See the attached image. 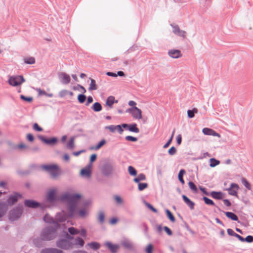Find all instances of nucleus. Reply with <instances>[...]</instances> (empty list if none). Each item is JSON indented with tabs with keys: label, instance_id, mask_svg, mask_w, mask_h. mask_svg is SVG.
Returning <instances> with one entry per match:
<instances>
[{
	"label": "nucleus",
	"instance_id": "obj_1",
	"mask_svg": "<svg viewBox=\"0 0 253 253\" xmlns=\"http://www.w3.org/2000/svg\"><path fill=\"white\" fill-rule=\"evenodd\" d=\"M81 195L80 194H70L68 193L63 194L60 200L63 201H67V211L69 217H73L76 213L78 201L81 199Z\"/></svg>",
	"mask_w": 253,
	"mask_h": 253
},
{
	"label": "nucleus",
	"instance_id": "obj_2",
	"mask_svg": "<svg viewBox=\"0 0 253 253\" xmlns=\"http://www.w3.org/2000/svg\"><path fill=\"white\" fill-rule=\"evenodd\" d=\"M56 229L52 226H48L42 230L40 236L45 241H49L54 239L56 236Z\"/></svg>",
	"mask_w": 253,
	"mask_h": 253
},
{
	"label": "nucleus",
	"instance_id": "obj_3",
	"mask_svg": "<svg viewBox=\"0 0 253 253\" xmlns=\"http://www.w3.org/2000/svg\"><path fill=\"white\" fill-rule=\"evenodd\" d=\"M56 246L64 250H68L73 248V244L68 240L60 239L56 242Z\"/></svg>",
	"mask_w": 253,
	"mask_h": 253
},
{
	"label": "nucleus",
	"instance_id": "obj_4",
	"mask_svg": "<svg viewBox=\"0 0 253 253\" xmlns=\"http://www.w3.org/2000/svg\"><path fill=\"white\" fill-rule=\"evenodd\" d=\"M42 167L48 171L53 177H55L59 174L58 167L56 165H42Z\"/></svg>",
	"mask_w": 253,
	"mask_h": 253
},
{
	"label": "nucleus",
	"instance_id": "obj_5",
	"mask_svg": "<svg viewBox=\"0 0 253 253\" xmlns=\"http://www.w3.org/2000/svg\"><path fill=\"white\" fill-rule=\"evenodd\" d=\"M23 213V209L20 207H17L12 210L9 215V218L11 221H14L18 219Z\"/></svg>",
	"mask_w": 253,
	"mask_h": 253
},
{
	"label": "nucleus",
	"instance_id": "obj_6",
	"mask_svg": "<svg viewBox=\"0 0 253 253\" xmlns=\"http://www.w3.org/2000/svg\"><path fill=\"white\" fill-rule=\"evenodd\" d=\"M25 81L22 76H16L10 77L8 80V83L11 85L16 86L20 85Z\"/></svg>",
	"mask_w": 253,
	"mask_h": 253
},
{
	"label": "nucleus",
	"instance_id": "obj_7",
	"mask_svg": "<svg viewBox=\"0 0 253 253\" xmlns=\"http://www.w3.org/2000/svg\"><path fill=\"white\" fill-rule=\"evenodd\" d=\"M126 113H129L135 119H141L142 118V111L137 107H133L126 110Z\"/></svg>",
	"mask_w": 253,
	"mask_h": 253
},
{
	"label": "nucleus",
	"instance_id": "obj_8",
	"mask_svg": "<svg viewBox=\"0 0 253 253\" xmlns=\"http://www.w3.org/2000/svg\"><path fill=\"white\" fill-rule=\"evenodd\" d=\"M114 168L113 165L109 163H105L102 167V173L105 176H109L113 173Z\"/></svg>",
	"mask_w": 253,
	"mask_h": 253
},
{
	"label": "nucleus",
	"instance_id": "obj_9",
	"mask_svg": "<svg viewBox=\"0 0 253 253\" xmlns=\"http://www.w3.org/2000/svg\"><path fill=\"white\" fill-rule=\"evenodd\" d=\"M24 205L28 208L36 209L40 207L41 209L44 208L43 206L39 202L32 200H26L24 201Z\"/></svg>",
	"mask_w": 253,
	"mask_h": 253
},
{
	"label": "nucleus",
	"instance_id": "obj_10",
	"mask_svg": "<svg viewBox=\"0 0 253 253\" xmlns=\"http://www.w3.org/2000/svg\"><path fill=\"white\" fill-rule=\"evenodd\" d=\"M170 26L172 28V32L177 36L185 38L186 37V32L184 30L180 29L179 26L174 24H171Z\"/></svg>",
	"mask_w": 253,
	"mask_h": 253
},
{
	"label": "nucleus",
	"instance_id": "obj_11",
	"mask_svg": "<svg viewBox=\"0 0 253 253\" xmlns=\"http://www.w3.org/2000/svg\"><path fill=\"white\" fill-rule=\"evenodd\" d=\"M58 75L62 84H67L70 83L71 79L69 75L64 72H60L58 73Z\"/></svg>",
	"mask_w": 253,
	"mask_h": 253
},
{
	"label": "nucleus",
	"instance_id": "obj_12",
	"mask_svg": "<svg viewBox=\"0 0 253 253\" xmlns=\"http://www.w3.org/2000/svg\"><path fill=\"white\" fill-rule=\"evenodd\" d=\"M22 195L18 193H15L14 195H11L7 199V202L9 205H13L16 203L18 198H21Z\"/></svg>",
	"mask_w": 253,
	"mask_h": 253
},
{
	"label": "nucleus",
	"instance_id": "obj_13",
	"mask_svg": "<svg viewBox=\"0 0 253 253\" xmlns=\"http://www.w3.org/2000/svg\"><path fill=\"white\" fill-rule=\"evenodd\" d=\"M38 138L46 144L53 145L57 142L58 139L56 137H53L51 138H46L44 136L39 135Z\"/></svg>",
	"mask_w": 253,
	"mask_h": 253
},
{
	"label": "nucleus",
	"instance_id": "obj_14",
	"mask_svg": "<svg viewBox=\"0 0 253 253\" xmlns=\"http://www.w3.org/2000/svg\"><path fill=\"white\" fill-rule=\"evenodd\" d=\"M45 242L41 236L35 237L33 239V243L35 246L39 248L44 247L45 245Z\"/></svg>",
	"mask_w": 253,
	"mask_h": 253
},
{
	"label": "nucleus",
	"instance_id": "obj_15",
	"mask_svg": "<svg viewBox=\"0 0 253 253\" xmlns=\"http://www.w3.org/2000/svg\"><path fill=\"white\" fill-rule=\"evenodd\" d=\"M239 187L236 183H231L230 187L227 189L228 194L231 196H238L237 191Z\"/></svg>",
	"mask_w": 253,
	"mask_h": 253
},
{
	"label": "nucleus",
	"instance_id": "obj_16",
	"mask_svg": "<svg viewBox=\"0 0 253 253\" xmlns=\"http://www.w3.org/2000/svg\"><path fill=\"white\" fill-rule=\"evenodd\" d=\"M122 246L128 250L132 251L134 249V245L130 240L125 239L121 242Z\"/></svg>",
	"mask_w": 253,
	"mask_h": 253
},
{
	"label": "nucleus",
	"instance_id": "obj_17",
	"mask_svg": "<svg viewBox=\"0 0 253 253\" xmlns=\"http://www.w3.org/2000/svg\"><path fill=\"white\" fill-rule=\"evenodd\" d=\"M202 132L205 135L217 136L218 137H220V135L215 130L208 127L204 128L202 129Z\"/></svg>",
	"mask_w": 253,
	"mask_h": 253
},
{
	"label": "nucleus",
	"instance_id": "obj_18",
	"mask_svg": "<svg viewBox=\"0 0 253 253\" xmlns=\"http://www.w3.org/2000/svg\"><path fill=\"white\" fill-rule=\"evenodd\" d=\"M168 55L173 58H178L182 56L181 51L178 49H171L168 51Z\"/></svg>",
	"mask_w": 253,
	"mask_h": 253
},
{
	"label": "nucleus",
	"instance_id": "obj_19",
	"mask_svg": "<svg viewBox=\"0 0 253 253\" xmlns=\"http://www.w3.org/2000/svg\"><path fill=\"white\" fill-rule=\"evenodd\" d=\"M105 246L107 247L112 253H116L120 247L118 245L112 244L109 242H106Z\"/></svg>",
	"mask_w": 253,
	"mask_h": 253
},
{
	"label": "nucleus",
	"instance_id": "obj_20",
	"mask_svg": "<svg viewBox=\"0 0 253 253\" xmlns=\"http://www.w3.org/2000/svg\"><path fill=\"white\" fill-rule=\"evenodd\" d=\"M91 167H89L88 165H87L84 168L81 169V175L83 177H90L91 173Z\"/></svg>",
	"mask_w": 253,
	"mask_h": 253
},
{
	"label": "nucleus",
	"instance_id": "obj_21",
	"mask_svg": "<svg viewBox=\"0 0 253 253\" xmlns=\"http://www.w3.org/2000/svg\"><path fill=\"white\" fill-rule=\"evenodd\" d=\"M41 253H63V252L62 250L56 248H47L43 249Z\"/></svg>",
	"mask_w": 253,
	"mask_h": 253
},
{
	"label": "nucleus",
	"instance_id": "obj_22",
	"mask_svg": "<svg viewBox=\"0 0 253 253\" xmlns=\"http://www.w3.org/2000/svg\"><path fill=\"white\" fill-rule=\"evenodd\" d=\"M56 192L55 189H52L49 191L47 197V199L48 201L54 202L57 200Z\"/></svg>",
	"mask_w": 253,
	"mask_h": 253
},
{
	"label": "nucleus",
	"instance_id": "obj_23",
	"mask_svg": "<svg viewBox=\"0 0 253 253\" xmlns=\"http://www.w3.org/2000/svg\"><path fill=\"white\" fill-rule=\"evenodd\" d=\"M182 197L184 202L189 208L191 210H193L194 209L195 203L185 195H183Z\"/></svg>",
	"mask_w": 253,
	"mask_h": 253
},
{
	"label": "nucleus",
	"instance_id": "obj_24",
	"mask_svg": "<svg viewBox=\"0 0 253 253\" xmlns=\"http://www.w3.org/2000/svg\"><path fill=\"white\" fill-rule=\"evenodd\" d=\"M210 195L213 198L215 199L221 200L223 198L224 194L220 191H212Z\"/></svg>",
	"mask_w": 253,
	"mask_h": 253
},
{
	"label": "nucleus",
	"instance_id": "obj_25",
	"mask_svg": "<svg viewBox=\"0 0 253 253\" xmlns=\"http://www.w3.org/2000/svg\"><path fill=\"white\" fill-rule=\"evenodd\" d=\"M223 212L225 214L226 216L228 218H230L231 220H234V221H236L239 222L238 220V216L234 212H230V211H223Z\"/></svg>",
	"mask_w": 253,
	"mask_h": 253
},
{
	"label": "nucleus",
	"instance_id": "obj_26",
	"mask_svg": "<svg viewBox=\"0 0 253 253\" xmlns=\"http://www.w3.org/2000/svg\"><path fill=\"white\" fill-rule=\"evenodd\" d=\"M43 219L44 221H45L46 223H53L57 225V226H59L58 223L55 222L54 219L52 217L50 216L48 214H46L43 216Z\"/></svg>",
	"mask_w": 253,
	"mask_h": 253
},
{
	"label": "nucleus",
	"instance_id": "obj_27",
	"mask_svg": "<svg viewBox=\"0 0 253 253\" xmlns=\"http://www.w3.org/2000/svg\"><path fill=\"white\" fill-rule=\"evenodd\" d=\"M117 103L118 100H115V97L113 96H109L106 101V105L110 107H112V106L114 103Z\"/></svg>",
	"mask_w": 253,
	"mask_h": 253
},
{
	"label": "nucleus",
	"instance_id": "obj_28",
	"mask_svg": "<svg viewBox=\"0 0 253 253\" xmlns=\"http://www.w3.org/2000/svg\"><path fill=\"white\" fill-rule=\"evenodd\" d=\"M91 109L94 112H99L102 110V107L99 102H95L91 107Z\"/></svg>",
	"mask_w": 253,
	"mask_h": 253
},
{
	"label": "nucleus",
	"instance_id": "obj_29",
	"mask_svg": "<svg viewBox=\"0 0 253 253\" xmlns=\"http://www.w3.org/2000/svg\"><path fill=\"white\" fill-rule=\"evenodd\" d=\"M6 210V204L3 203H0V218L5 214Z\"/></svg>",
	"mask_w": 253,
	"mask_h": 253
},
{
	"label": "nucleus",
	"instance_id": "obj_30",
	"mask_svg": "<svg viewBox=\"0 0 253 253\" xmlns=\"http://www.w3.org/2000/svg\"><path fill=\"white\" fill-rule=\"evenodd\" d=\"M55 219L56 221L60 222L65 221L66 220L65 215L62 213H58L56 215Z\"/></svg>",
	"mask_w": 253,
	"mask_h": 253
},
{
	"label": "nucleus",
	"instance_id": "obj_31",
	"mask_svg": "<svg viewBox=\"0 0 253 253\" xmlns=\"http://www.w3.org/2000/svg\"><path fill=\"white\" fill-rule=\"evenodd\" d=\"M84 244V240L80 237H77L74 240V245L76 246H80L81 247H83Z\"/></svg>",
	"mask_w": 253,
	"mask_h": 253
},
{
	"label": "nucleus",
	"instance_id": "obj_32",
	"mask_svg": "<svg viewBox=\"0 0 253 253\" xmlns=\"http://www.w3.org/2000/svg\"><path fill=\"white\" fill-rule=\"evenodd\" d=\"M89 80H90V84H89L88 90L89 91L96 90L97 89V86L96 85L95 81L90 78H89Z\"/></svg>",
	"mask_w": 253,
	"mask_h": 253
},
{
	"label": "nucleus",
	"instance_id": "obj_33",
	"mask_svg": "<svg viewBox=\"0 0 253 253\" xmlns=\"http://www.w3.org/2000/svg\"><path fill=\"white\" fill-rule=\"evenodd\" d=\"M128 130L134 133L139 132V129L137 127V124L135 123L130 124Z\"/></svg>",
	"mask_w": 253,
	"mask_h": 253
},
{
	"label": "nucleus",
	"instance_id": "obj_34",
	"mask_svg": "<svg viewBox=\"0 0 253 253\" xmlns=\"http://www.w3.org/2000/svg\"><path fill=\"white\" fill-rule=\"evenodd\" d=\"M185 173V170L184 169H181L180 170L178 174V178L182 185H183L185 183L184 180L183 178V175Z\"/></svg>",
	"mask_w": 253,
	"mask_h": 253
},
{
	"label": "nucleus",
	"instance_id": "obj_35",
	"mask_svg": "<svg viewBox=\"0 0 253 253\" xmlns=\"http://www.w3.org/2000/svg\"><path fill=\"white\" fill-rule=\"evenodd\" d=\"M87 245L89 246L93 250H97L99 249L100 245L97 242H92L87 244Z\"/></svg>",
	"mask_w": 253,
	"mask_h": 253
},
{
	"label": "nucleus",
	"instance_id": "obj_36",
	"mask_svg": "<svg viewBox=\"0 0 253 253\" xmlns=\"http://www.w3.org/2000/svg\"><path fill=\"white\" fill-rule=\"evenodd\" d=\"M146 179V176L143 173H140L138 175L137 177L134 178V181L136 183H140L139 182L141 180H145Z\"/></svg>",
	"mask_w": 253,
	"mask_h": 253
},
{
	"label": "nucleus",
	"instance_id": "obj_37",
	"mask_svg": "<svg viewBox=\"0 0 253 253\" xmlns=\"http://www.w3.org/2000/svg\"><path fill=\"white\" fill-rule=\"evenodd\" d=\"M210 166L211 168L215 167L220 164V161L219 160H217L213 158L210 159Z\"/></svg>",
	"mask_w": 253,
	"mask_h": 253
},
{
	"label": "nucleus",
	"instance_id": "obj_38",
	"mask_svg": "<svg viewBox=\"0 0 253 253\" xmlns=\"http://www.w3.org/2000/svg\"><path fill=\"white\" fill-rule=\"evenodd\" d=\"M74 140L75 138L74 137H71L68 142L67 144V148L69 149L72 150L74 147Z\"/></svg>",
	"mask_w": 253,
	"mask_h": 253
},
{
	"label": "nucleus",
	"instance_id": "obj_39",
	"mask_svg": "<svg viewBox=\"0 0 253 253\" xmlns=\"http://www.w3.org/2000/svg\"><path fill=\"white\" fill-rule=\"evenodd\" d=\"M98 221L100 223H103L105 220V214L103 211H99L97 217Z\"/></svg>",
	"mask_w": 253,
	"mask_h": 253
},
{
	"label": "nucleus",
	"instance_id": "obj_40",
	"mask_svg": "<svg viewBox=\"0 0 253 253\" xmlns=\"http://www.w3.org/2000/svg\"><path fill=\"white\" fill-rule=\"evenodd\" d=\"M68 232L71 235L80 234V230L73 227H69L68 228Z\"/></svg>",
	"mask_w": 253,
	"mask_h": 253
},
{
	"label": "nucleus",
	"instance_id": "obj_41",
	"mask_svg": "<svg viewBox=\"0 0 253 253\" xmlns=\"http://www.w3.org/2000/svg\"><path fill=\"white\" fill-rule=\"evenodd\" d=\"M76 215H78L79 216L82 218H84L87 215V211L85 209H82L79 211V212L76 211V213L74 216Z\"/></svg>",
	"mask_w": 253,
	"mask_h": 253
},
{
	"label": "nucleus",
	"instance_id": "obj_42",
	"mask_svg": "<svg viewBox=\"0 0 253 253\" xmlns=\"http://www.w3.org/2000/svg\"><path fill=\"white\" fill-rule=\"evenodd\" d=\"M166 213L167 217L171 222H174L175 221L174 216L169 210L167 209L166 210Z\"/></svg>",
	"mask_w": 253,
	"mask_h": 253
},
{
	"label": "nucleus",
	"instance_id": "obj_43",
	"mask_svg": "<svg viewBox=\"0 0 253 253\" xmlns=\"http://www.w3.org/2000/svg\"><path fill=\"white\" fill-rule=\"evenodd\" d=\"M198 112V110L196 108H193L192 110H188L187 111L188 117L189 118H192L194 117L195 113Z\"/></svg>",
	"mask_w": 253,
	"mask_h": 253
},
{
	"label": "nucleus",
	"instance_id": "obj_44",
	"mask_svg": "<svg viewBox=\"0 0 253 253\" xmlns=\"http://www.w3.org/2000/svg\"><path fill=\"white\" fill-rule=\"evenodd\" d=\"M242 184L246 187L248 190H251V185L248 180L244 177H242L241 179Z\"/></svg>",
	"mask_w": 253,
	"mask_h": 253
},
{
	"label": "nucleus",
	"instance_id": "obj_45",
	"mask_svg": "<svg viewBox=\"0 0 253 253\" xmlns=\"http://www.w3.org/2000/svg\"><path fill=\"white\" fill-rule=\"evenodd\" d=\"M24 63L27 64H33L35 63V59L33 57L25 58Z\"/></svg>",
	"mask_w": 253,
	"mask_h": 253
},
{
	"label": "nucleus",
	"instance_id": "obj_46",
	"mask_svg": "<svg viewBox=\"0 0 253 253\" xmlns=\"http://www.w3.org/2000/svg\"><path fill=\"white\" fill-rule=\"evenodd\" d=\"M203 200L205 202V204L208 205L215 206L214 202L207 197H203Z\"/></svg>",
	"mask_w": 253,
	"mask_h": 253
},
{
	"label": "nucleus",
	"instance_id": "obj_47",
	"mask_svg": "<svg viewBox=\"0 0 253 253\" xmlns=\"http://www.w3.org/2000/svg\"><path fill=\"white\" fill-rule=\"evenodd\" d=\"M188 185L189 186V188L194 192V193H197L198 192V189L197 188L196 185L192 182V181H189L188 182Z\"/></svg>",
	"mask_w": 253,
	"mask_h": 253
},
{
	"label": "nucleus",
	"instance_id": "obj_48",
	"mask_svg": "<svg viewBox=\"0 0 253 253\" xmlns=\"http://www.w3.org/2000/svg\"><path fill=\"white\" fill-rule=\"evenodd\" d=\"M128 171L130 175L135 176L137 174L136 170L132 166H129L128 168Z\"/></svg>",
	"mask_w": 253,
	"mask_h": 253
},
{
	"label": "nucleus",
	"instance_id": "obj_49",
	"mask_svg": "<svg viewBox=\"0 0 253 253\" xmlns=\"http://www.w3.org/2000/svg\"><path fill=\"white\" fill-rule=\"evenodd\" d=\"M86 98V96L84 94H80L78 96V100L80 103H84Z\"/></svg>",
	"mask_w": 253,
	"mask_h": 253
},
{
	"label": "nucleus",
	"instance_id": "obj_50",
	"mask_svg": "<svg viewBox=\"0 0 253 253\" xmlns=\"http://www.w3.org/2000/svg\"><path fill=\"white\" fill-rule=\"evenodd\" d=\"M97 158V155L95 154H92L90 157L89 163L87 165L89 167H92V163L96 160Z\"/></svg>",
	"mask_w": 253,
	"mask_h": 253
},
{
	"label": "nucleus",
	"instance_id": "obj_51",
	"mask_svg": "<svg viewBox=\"0 0 253 253\" xmlns=\"http://www.w3.org/2000/svg\"><path fill=\"white\" fill-rule=\"evenodd\" d=\"M106 141L105 139H102L94 148L95 150H98L102 146H103L105 143Z\"/></svg>",
	"mask_w": 253,
	"mask_h": 253
},
{
	"label": "nucleus",
	"instance_id": "obj_52",
	"mask_svg": "<svg viewBox=\"0 0 253 253\" xmlns=\"http://www.w3.org/2000/svg\"><path fill=\"white\" fill-rule=\"evenodd\" d=\"M148 187V184L146 183H138V190L142 191Z\"/></svg>",
	"mask_w": 253,
	"mask_h": 253
},
{
	"label": "nucleus",
	"instance_id": "obj_53",
	"mask_svg": "<svg viewBox=\"0 0 253 253\" xmlns=\"http://www.w3.org/2000/svg\"><path fill=\"white\" fill-rule=\"evenodd\" d=\"M174 133V130L173 131L170 138L169 139V140L168 141V142L164 145V146H163L164 148H167V147H168L169 146V145H170V144L171 143V142L172 140Z\"/></svg>",
	"mask_w": 253,
	"mask_h": 253
},
{
	"label": "nucleus",
	"instance_id": "obj_54",
	"mask_svg": "<svg viewBox=\"0 0 253 253\" xmlns=\"http://www.w3.org/2000/svg\"><path fill=\"white\" fill-rule=\"evenodd\" d=\"M20 98L21 99H22L23 100H24V101L28 102H30L33 100V97H27V96H24V95H21Z\"/></svg>",
	"mask_w": 253,
	"mask_h": 253
},
{
	"label": "nucleus",
	"instance_id": "obj_55",
	"mask_svg": "<svg viewBox=\"0 0 253 253\" xmlns=\"http://www.w3.org/2000/svg\"><path fill=\"white\" fill-rule=\"evenodd\" d=\"M125 139L127 141L131 142H136L137 141V138L129 135L126 136Z\"/></svg>",
	"mask_w": 253,
	"mask_h": 253
},
{
	"label": "nucleus",
	"instance_id": "obj_56",
	"mask_svg": "<svg viewBox=\"0 0 253 253\" xmlns=\"http://www.w3.org/2000/svg\"><path fill=\"white\" fill-rule=\"evenodd\" d=\"M105 129H108L110 131L113 132L115 131V130H116L117 126L110 125V126H105Z\"/></svg>",
	"mask_w": 253,
	"mask_h": 253
},
{
	"label": "nucleus",
	"instance_id": "obj_57",
	"mask_svg": "<svg viewBox=\"0 0 253 253\" xmlns=\"http://www.w3.org/2000/svg\"><path fill=\"white\" fill-rule=\"evenodd\" d=\"M114 198L118 204H121L123 203V199L120 196L118 195H115Z\"/></svg>",
	"mask_w": 253,
	"mask_h": 253
},
{
	"label": "nucleus",
	"instance_id": "obj_58",
	"mask_svg": "<svg viewBox=\"0 0 253 253\" xmlns=\"http://www.w3.org/2000/svg\"><path fill=\"white\" fill-rule=\"evenodd\" d=\"M69 91L66 89H63L59 92V96L61 98L64 97L68 94Z\"/></svg>",
	"mask_w": 253,
	"mask_h": 253
},
{
	"label": "nucleus",
	"instance_id": "obj_59",
	"mask_svg": "<svg viewBox=\"0 0 253 253\" xmlns=\"http://www.w3.org/2000/svg\"><path fill=\"white\" fill-rule=\"evenodd\" d=\"M176 152V149L174 146L171 147L168 151V153L170 155H173L175 154Z\"/></svg>",
	"mask_w": 253,
	"mask_h": 253
},
{
	"label": "nucleus",
	"instance_id": "obj_60",
	"mask_svg": "<svg viewBox=\"0 0 253 253\" xmlns=\"http://www.w3.org/2000/svg\"><path fill=\"white\" fill-rule=\"evenodd\" d=\"M33 128L34 130L37 131H42V128L38 124L35 123L33 125Z\"/></svg>",
	"mask_w": 253,
	"mask_h": 253
},
{
	"label": "nucleus",
	"instance_id": "obj_61",
	"mask_svg": "<svg viewBox=\"0 0 253 253\" xmlns=\"http://www.w3.org/2000/svg\"><path fill=\"white\" fill-rule=\"evenodd\" d=\"M146 204L147 207L154 212L157 213L158 212V210L155 209L151 204L148 203H146Z\"/></svg>",
	"mask_w": 253,
	"mask_h": 253
},
{
	"label": "nucleus",
	"instance_id": "obj_62",
	"mask_svg": "<svg viewBox=\"0 0 253 253\" xmlns=\"http://www.w3.org/2000/svg\"><path fill=\"white\" fill-rule=\"evenodd\" d=\"M244 242L248 243H252L253 242V236L252 235H248L244 238Z\"/></svg>",
	"mask_w": 253,
	"mask_h": 253
},
{
	"label": "nucleus",
	"instance_id": "obj_63",
	"mask_svg": "<svg viewBox=\"0 0 253 253\" xmlns=\"http://www.w3.org/2000/svg\"><path fill=\"white\" fill-rule=\"evenodd\" d=\"M152 251L153 246L152 245V244H150L147 246L145 250V251L147 253H152Z\"/></svg>",
	"mask_w": 253,
	"mask_h": 253
},
{
	"label": "nucleus",
	"instance_id": "obj_64",
	"mask_svg": "<svg viewBox=\"0 0 253 253\" xmlns=\"http://www.w3.org/2000/svg\"><path fill=\"white\" fill-rule=\"evenodd\" d=\"M164 230L169 236L172 234L171 230L167 226H164Z\"/></svg>",
	"mask_w": 253,
	"mask_h": 253
}]
</instances>
